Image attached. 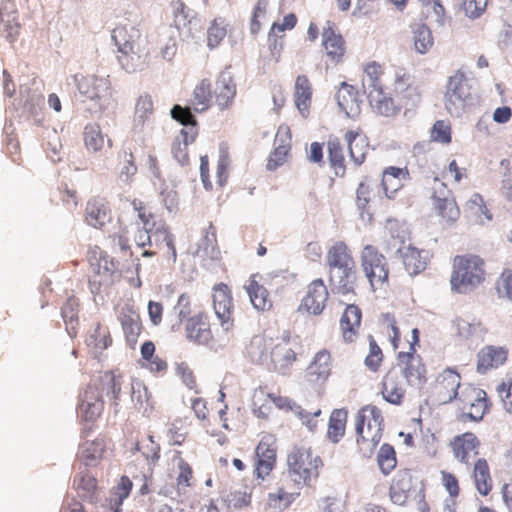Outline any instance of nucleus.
<instances>
[{"instance_id": "25", "label": "nucleus", "mask_w": 512, "mask_h": 512, "mask_svg": "<svg viewBox=\"0 0 512 512\" xmlns=\"http://www.w3.org/2000/svg\"><path fill=\"white\" fill-rule=\"evenodd\" d=\"M0 33L9 42L15 41L19 36L20 23L12 0H0Z\"/></svg>"}, {"instance_id": "23", "label": "nucleus", "mask_w": 512, "mask_h": 512, "mask_svg": "<svg viewBox=\"0 0 512 512\" xmlns=\"http://www.w3.org/2000/svg\"><path fill=\"white\" fill-rule=\"evenodd\" d=\"M117 56L121 67L128 73L142 71L149 65L150 49L148 45L133 46L132 49L119 50Z\"/></svg>"}, {"instance_id": "37", "label": "nucleus", "mask_w": 512, "mask_h": 512, "mask_svg": "<svg viewBox=\"0 0 512 512\" xmlns=\"http://www.w3.org/2000/svg\"><path fill=\"white\" fill-rule=\"evenodd\" d=\"M472 479L477 491L482 496H487L493 488V480L490 467L486 459L478 458L473 464Z\"/></svg>"}, {"instance_id": "46", "label": "nucleus", "mask_w": 512, "mask_h": 512, "mask_svg": "<svg viewBox=\"0 0 512 512\" xmlns=\"http://www.w3.org/2000/svg\"><path fill=\"white\" fill-rule=\"evenodd\" d=\"M84 143L88 151L98 152L104 148L105 135L102 133L99 124H88L84 128Z\"/></svg>"}, {"instance_id": "41", "label": "nucleus", "mask_w": 512, "mask_h": 512, "mask_svg": "<svg viewBox=\"0 0 512 512\" xmlns=\"http://www.w3.org/2000/svg\"><path fill=\"white\" fill-rule=\"evenodd\" d=\"M272 392L267 386H259L254 389L252 394V410L254 414L261 418H266L271 412Z\"/></svg>"}, {"instance_id": "21", "label": "nucleus", "mask_w": 512, "mask_h": 512, "mask_svg": "<svg viewBox=\"0 0 512 512\" xmlns=\"http://www.w3.org/2000/svg\"><path fill=\"white\" fill-rule=\"evenodd\" d=\"M417 477L412 469L402 468L391 480L389 497L394 504L404 505L415 489Z\"/></svg>"}, {"instance_id": "55", "label": "nucleus", "mask_w": 512, "mask_h": 512, "mask_svg": "<svg viewBox=\"0 0 512 512\" xmlns=\"http://www.w3.org/2000/svg\"><path fill=\"white\" fill-rule=\"evenodd\" d=\"M430 138L434 142L450 144L452 141V128L450 122L437 120L430 131Z\"/></svg>"}, {"instance_id": "38", "label": "nucleus", "mask_w": 512, "mask_h": 512, "mask_svg": "<svg viewBox=\"0 0 512 512\" xmlns=\"http://www.w3.org/2000/svg\"><path fill=\"white\" fill-rule=\"evenodd\" d=\"M106 440L98 437L93 441H86L80 448V458L86 466H96L104 456Z\"/></svg>"}, {"instance_id": "17", "label": "nucleus", "mask_w": 512, "mask_h": 512, "mask_svg": "<svg viewBox=\"0 0 512 512\" xmlns=\"http://www.w3.org/2000/svg\"><path fill=\"white\" fill-rule=\"evenodd\" d=\"M77 89L83 101H100L112 95L109 76L88 74L77 79Z\"/></svg>"}, {"instance_id": "52", "label": "nucleus", "mask_w": 512, "mask_h": 512, "mask_svg": "<svg viewBox=\"0 0 512 512\" xmlns=\"http://www.w3.org/2000/svg\"><path fill=\"white\" fill-rule=\"evenodd\" d=\"M93 332L87 338L88 345L93 346L95 349H106L112 343V338L108 328L101 325L99 322L93 323Z\"/></svg>"}, {"instance_id": "6", "label": "nucleus", "mask_w": 512, "mask_h": 512, "mask_svg": "<svg viewBox=\"0 0 512 512\" xmlns=\"http://www.w3.org/2000/svg\"><path fill=\"white\" fill-rule=\"evenodd\" d=\"M89 264L88 286L92 294L99 295L103 289L112 286L119 279V272L113 259L99 246L87 250Z\"/></svg>"}, {"instance_id": "14", "label": "nucleus", "mask_w": 512, "mask_h": 512, "mask_svg": "<svg viewBox=\"0 0 512 512\" xmlns=\"http://www.w3.org/2000/svg\"><path fill=\"white\" fill-rule=\"evenodd\" d=\"M432 190L431 198L437 215L445 224L456 222L460 217V209L452 191L437 177L434 178Z\"/></svg>"}, {"instance_id": "12", "label": "nucleus", "mask_w": 512, "mask_h": 512, "mask_svg": "<svg viewBox=\"0 0 512 512\" xmlns=\"http://www.w3.org/2000/svg\"><path fill=\"white\" fill-rule=\"evenodd\" d=\"M277 462V439L271 433H264L254 455V476L265 480L274 470Z\"/></svg>"}, {"instance_id": "18", "label": "nucleus", "mask_w": 512, "mask_h": 512, "mask_svg": "<svg viewBox=\"0 0 512 512\" xmlns=\"http://www.w3.org/2000/svg\"><path fill=\"white\" fill-rule=\"evenodd\" d=\"M328 297L329 292L323 279H315L307 286L306 296L298 306V312L301 315L307 316L320 315L326 305Z\"/></svg>"}, {"instance_id": "48", "label": "nucleus", "mask_w": 512, "mask_h": 512, "mask_svg": "<svg viewBox=\"0 0 512 512\" xmlns=\"http://www.w3.org/2000/svg\"><path fill=\"white\" fill-rule=\"evenodd\" d=\"M327 147L331 167L334 169L337 176H343L346 167L343 147L340 141L337 138L330 139L327 143Z\"/></svg>"}, {"instance_id": "47", "label": "nucleus", "mask_w": 512, "mask_h": 512, "mask_svg": "<svg viewBox=\"0 0 512 512\" xmlns=\"http://www.w3.org/2000/svg\"><path fill=\"white\" fill-rule=\"evenodd\" d=\"M97 379L104 395L112 399L117 405L122 386L121 377L114 375L112 372H105Z\"/></svg>"}, {"instance_id": "39", "label": "nucleus", "mask_w": 512, "mask_h": 512, "mask_svg": "<svg viewBox=\"0 0 512 512\" xmlns=\"http://www.w3.org/2000/svg\"><path fill=\"white\" fill-rule=\"evenodd\" d=\"M74 486L80 498L95 502L98 497L97 479L88 472H80L74 478Z\"/></svg>"}, {"instance_id": "3", "label": "nucleus", "mask_w": 512, "mask_h": 512, "mask_svg": "<svg viewBox=\"0 0 512 512\" xmlns=\"http://www.w3.org/2000/svg\"><path fill=\"white\" fill-rule=\"evenodd\" d=\"M486 280L485 260L477 254L456 255L452 261L451 290L465 294Z\"/></svg>"}, {"instance_id": "58", "label": "nucleus", "mask_w": 512, "mask_h": 512, "mask_svg": "<svg viewBox=\"0 0 512 512\" xmlns=\"http://www.w3.org/2000/svg\"><path fill=\"white\" fill-rule=\"evenodd\" d=\"M495 288L500 297L512 301V268H505L495 283Z\"/></svg>"}, {"instance_id": "16", "label": "nucleus", "mask_w": 512, "mask_h": 512, "mask_svg": "<svg viewBox=\"0 0 512 512\" xmlns=\"http://www.w3.org/2000/svg\"><path fill=\"white\" fill-rule=\"evenodd\" d=\"M471 85L466 74L461 69L450 76L446 89V107L449 112H455L463 109L468 100L471 99Z\"/></svg>"}, {"instance_id": "54", "label": "nucleus", "mask_w": 512, "mask_h": 512, "mask_svg": "<svg viewBox=\"0 0 512 512\" xmlns=\"http://www.w3.org/2000/svg\"><path fill=\"white\" fill-rule=\"evenodd\" d=\"M229 509H242L248 507L252 501V493L245 487L240 490H233L224 499Z\"/></svg>"}, {"instance_id": "29", "label": "nucleus", "mask_w": 512, "mask_h": 512, "mask_svg": "<svg viewBox=\"0 0 512 512\" xmlns=\"http://www.w3.org/2000/svg\"><path fill=\"white\" fill-rule=\"evenodd\" d=\"M345 140L348 144L351 159L355 164L361 165L370 151L367 136L360 128L351 129L346 132Z\"/></svg>"}, {"instance_id": "20", "label": "nucleus", "mask_w": 512, "mask_h": 512, "mask_svg": "<svg viewBox=\"0 0 512 512\" xmlns=\"http://www.w3.org/2000/svg\"><path fill=\"white\" fill-rule=\"evenodd\" d=\"M480 446V439L470 431L454 436L448 444L454 458L466 465L479 454Z\"/></svg>"}, {"instance_id": "33", "label": "nucleus", "mask_w": 512, "mask_h": 512, "mask_svg": "<svg viewBox=\"0 0 512 512\" xmlns=\"http://www.w3.org/2000/svg\"><path fill=\"white\" fill-rule=\"evenodd\" d=\"M398 252L409 275H417L426 268L427 256L424 255L426 253L424 250L409 244L400 247Z\"/></svg>"}, {"instance_id": "11", "label": "nucleus", "mask_w": 512, "mask_h": 512, "mask_svg": "<svg viewBox=\"0 0 512 512\" xmlns=\"http://www.w3.org/2000/svg\"><path fill=\"white\" fill-rule=\"evenodd\" d=\"M131 205L134 211L137 212V217L140 220L142 227L147 230H155V241L158 242V240L161 239L165 242L168 253L173 261H175L177 252L174 236L165 225L157 227L156 214L154 213L152 206L141 199H133Z\"/></svg>"}, {"instance_id": "57", "label": "nucleus", "mask_w": 512, "mask_h": 512, "mask_svg": "<svg viewBox=\"0 0 512 512\" xmlns=\"http://www.w3.org/2000/svg\"><path fill=\"white\" fill-rule=\"evenodd\" d=\"M56 204L59 202L69 211L75 209L78 205L79 197L75 189L69 188L66 185L59 188L57 194L53 199Z\"/></svg>"}, {"instance_id": "40", "label": "nucleus", "mask_w": 512, "mask_h": 512, "mask_svg": "<svg viewBox=\"0 0 512 512\" xmlns=\"http://www.w3.org/2000/svg\"><path fill=\"white\" fill-rule=\"evenodd\" d=\"M330 353L326 350L318 352L312 363L307 368L308 380L310 382H323L330 374Z\"/></svg>"}, {"instance_id": "9", "label": "nucleus", "mask_w": 512, "mask_h": 512, "mask_svg": "<svg viewBox=\"0 0 512 512\" xmlns=\"http://www.w3.org/2000/svg\"><path fill=\"white\" fill-rule=\"evenodd\" d=\"M361 268L375 291L388 286L389 263L383 253L373 245H365L360 254Z\"/></svg>"}, {"instance_id": "44", "label": "nucleus", "mask_w": 512, "mask_h": 512, "mask_svg": "<svg viewBox=\"0 0 512 512\" xmlns=\"http://www.w3.org/2000/svg\"><path fill=\"white\" fill-rule=\"evenodd\" d=\"M377 465L384 476H388L397 466V455L394 447L388 443L381 445L377 453Z\"/></svg>"}, {"instance_id": "32", "label": "nucleus", "mask_w": 512, "mask_h": 512, "mask_svg": "<svg viewBox=\"0 0 512 512\" xmlns=\"http://www.w3.org/2000/svg\"><path fill=\"white\" fill-rule=\"evenodd\" d=\"M508 356V350L504 347L486 346L477 355V370L485 373L492 368L503 365Z\"/></svg>"}, {"instance_id": "28", "label": "nucleus", "mask_w": 512, "mask_h": 512, "mask_svg": "<svg viewBox=\"0 0 512 512\" xmlns=\"http://www.w3.org/2000/svg\"><path fill=\"white\" fill-rule=\"evenodd\" d=\"M112 40L118 51L130 50L137 45H148L147 36L142 39L141 30L132 25H117L112 31Z\"/></svg>"}, {"instance_id": "53", "label": "nucleus", "mask_w": 512, "mask_h": 512, "mask_svg": "<svg viewBox=\"0 0 512 512\" xmlns=\"http://www.w3.org/2000/svg\"><path fill=\"white\" fill-rule=\"evenodd\" d=\"M384 362V354L373 336H369V353L365 357L364 364L368 370L377 373Z\"/></svg>"}, {"instance_id": "34", "label": "nucleus", "mask_w": 512, "mask_h": 512, "mask_svg": "<svg viewBox=\"0 0 512 512\" xmlns=\"http://www.w3.org/2000/svg\"><path fill=\"white\" fill-rule=\"evenodd\" d=\"M197 128L189 127L182 128L179 134L175 137L171 151L174 158L182 165L188 164V146L193 143L197 137Z\"/></svg>"}, {"instance_id": "7", "label": "nucleus", "mask_w": 512, "mask_h": 512, "mask_svg": "<svg viewBox=\"0 0 512 512\" xmlns=\"http://www.w3.org/2000/svg\"><path fill=\"white\" fill-rule=\"evenodd\" d=\"M409 340V351L399 352L396 356L399 373L405 378L406 383L417 389H421L428 381V370L423 358L417 354L416 346L419 344V330L413 328Z\"/></svg>"}, {"instance_id": "42", "label": "nucleus", "mask_w": 512, "mask_h": 512, "mask_svg": "<svg viewBox=\"0 0 512 512\" xmlns=\"http://www.w3.org/2000/svg\"><path fill=\"white\" fill-rule=\"evenodd\" d=\"M247 292L251 303L258 311H269L272 308L273 304L269 298V292L264 286L258 284L254 279L250 281V284L247 287Z\"/></svg>"}, {"instance_id": "19", "label": "nucleus", "mask_w": 512, "mask_h": 512, "mask_svg": "<svg viewBox=\"0 0 512 512\" xmlns=\"http://www.w3.org/2000/svg\"><path fill=\"white\" fill-rule=\"evenodd\" d=\"M212 92L214 102L221 111L232 107L237 94V84L228 68L217 75Z\"/></svg>"}, {"instance_id": "35", "label": "nucleus", "mask_w": 512, "mask_h": 512, "mask_svg": "<svg viewBox=\"0 0 512 512\" xmlns=\"http://www.w3.org/2000/svg\"><path fill=\"white\" fill-rule=\"evenodd\" d=\"M348 410L346 408L334 409L328 420L326 438L333 444L339 443L346 434Z\"/></svg>"}, {"instance_id": "10", "label": "nucleus", "mask_w": 512, "mask_h": 512, "mask_svg": "<svg viewBox=\"0 0 512 512\" xmlns=\"http://www.w3.org/2000/svg\"><path fill=\"white\" fill-rule=\"evenodd\" d=\"M267 346L270 348L269 354L261 353L259 358L267 359L269 357L270 361L273 363L276 369H286L296 361V353L293 349L290 337L277 339L275 343L272 341V339H270L269 343H267L265 338L255 337L251 341L250 352L255 354L256 349H260L261 347L266 348Z\"/></svg>"}, {"instance_id": "24", "label": "nucleus", "mask_w": 512, "mask_h": 512, "mask_svg": "<svg viewBox=\"0 0 512 512\" xmlns=\"http://www.w3.org/2000/svg\"><path fill=\"white\" fill-rule=\"evenodd\" d=\"M300 491L290 482H283L275 492L267 495L265 512H283L299 497Z\"/></svg>"}, {"instance_id": "56", "label": "nucleus", "mask_w": 512, "mask_h": 512, "mask_svg": "<svg viewBox=\"0 0 512 512\" xmlns=\"http://www.w3.org/2000/svg\"><path fill=\"white\" fill-rule=\"evenodd\" d=\"M175 308L178 311V316L181 320H201L203 317L201 312L193 315L194 310L192 307L191 297L186 293H183L179 296Z\"/></svg>"}, {"instance_id": "8", "label": "nucleus", "mask_w": 512, "mask_h": 512, "mask_svg": "<svg viewBox=\"0 0 512 512\" xmlns=\"http://www.w3.org/2000/svg\"><path fill=\"white\" fill-rule=\"evenodd\" d=\"M456 401L459 409L462 411L458 419L464 423L468 420L473 422L481 421L485 414L489 412L491 406L487 393L483 389L469 383L463 384Z\"/></svg>"}, {"instance_id": "22", "label": "nucleus", "mask_w": 512, "mask_h": 512, "mask_svg": "<svg viewBox=\"0 0 512 512\" xmlns=\"http://www.w3.org/2000/svg\"><path fill=\"white\" fill-rule=\"evenodd\" d=\"M380 392L383 399L390 404L401 405L403 403L406 389L398 370L390 368L384 374Z\"/></svg>"}, {"instance_id": "59", "label": "nucleus", "mask_w": 512, "mask_h": 512, "mask_svg": "<svg viewBox=\"0 0 512 512\" xmlns=\"http://www.w3.org/2000/svg\"><path fill=\"white\" fill-rule=\"evenodd\" d=\"M154 105L152 97L149 94L141 95L135 106V117L144 123L153 114Z\"/></svg>"}, {"instance_id": "36", "label": "nucleus", "mask_w": 512, "mask_h": 512, "mask_svg": "<svg viewBox=\"0 0 512 512\" xmlns=\"http://www.w3.org/2000/svg\"><path fill=\"white\" fill-rule=\"evenodd\" d=\"M213 100L212 83L204 78L194 87L189 104L194 111L204 112L211 107Z\"/></svg>"}, {"instance_id": "5", "label": "nucleus", "mask_w": 512, "mask_h": 512, "mask_svg": "<svg viewBox=\"0 0 512 512\" xmlns=\"http://www.w3.org/2000/svg\"><path fill=\"white\" fill-rule=\"evenodd\" d=\"M384 419L375 405H366L355 416L356 444L366 457L373 454L383 435Z\"/></svg>"}, {"instance_id": "43", "label": "nucleus", "mask_w": 512, "mask_h": 512, "mask_svg": "<svg viewBox=\"0 0 512 512\" xmlns=\"http://www.w3.org/2000/svg\"><path fill=\"white\" fill-rule=\"evenodd\" d=\"M364 79L363 82L368 83V92L372 90H382L384 86L382 76L384 75V67L376 61H370L363 67Z\"/></svg>"}, {"instance_id": "26", "label": "nucleus", "mask_w": 512, "mask_h": 512, "mask_svg": "<svg viewBox=\"0 0 512 512\" xmlns=\"http://www.w3.org/2000/svg\"><path fill=\"white\" fill-rule=\"evenodd\" d=\"M112 219L111 209L106 199L94 197L85 207V222L96 229H102Z\"/></svg>"}, {"instance_id": "62", "label": "nucleus", "mask_w": 512, "mask_h": 512, "mask_svg": "<svg viewBox=\"0 0 512 512\" xmlns=\"http://www.w3.org/2000/svg\"><path fill=\"white\" fill-rule=\"evenodd\" d=\"M290 151L289 144H281L278 145L270 154L267 169L270 171L276 170L278 167L282 166L288 157Z\"/></svg>"}, {"instance_id": "2", "label": "nucleus", "mask_w": 512, "mask_h": 512, "mask_svg": "<svg viewBox=\"0 0 512 512\" xmlns=\"http://www.w3.org/2000/svg\"><path fill=\"white\" fill-rule=\"evenodd\" d=\"M330 285L341 295L353 294L358 282V271L351 249L344 241H337L326 254Z\"/></svg>"}, {"instance_id": "51", "label": "nucleus", "mask_w": 512, "mask_h": 512, "mask_svg": "<svg viewBox=\"0 0 512 512\" xmlns=\"http://www.w3.org/2000/svg\"><path fill=\"white\" fill-rule=\"evenodd\" d=\"M186 331L188 338L198 344H207L212 339L209 322H189Z\"/></svg>"}, {"instance_id": "45", "label": "nucleus", "mask_w": 512, "mask_h": 512, "mask_svg": "<svg viewBox=\"0 0 512 512\" xmlns=\"http://www.w3.org/2000/svg\"><path fill=\"white\" fill-rule=\"evenodd\" d=\"M173 461L177 466L176 484L178 488L191 487L193 484V469L191 465L182 457L181 451H175Z\"/></svg>"}, {"instance_id": "61", "label": "nucleus", "mask_w": 512, "mask_h": 512, "mask_svg": "<svg viewBox=\"0 0 512 512\" xmlns=\"http://www.w3.org/2000/svg\"><path fill=\"white\" fill-rule=\"evenodd\" d=\"M269 8V0H257L250 20V31L257 34L261 29V20L265 17Z\"/></svg>"}, {"instance_id": "1", "label": "nucleus", "mask_w": 512, "mask_h": 512, "mask_svg": "<svg viewBox=\"0 0 512 512\" xmlns=\"http://www.w3.org/2000/svg\"><path fill=\"white\" fill-rule=\"evenodd\" d=\"M410 74L403 67H395L391 86L368 92L373 110L384 117H395L403 108H412L420 102L421 93L410 81Z\"/></svg>"}, {"instance_id": "50", "label": "nucleus", "mask_w": 512, "mask_h": 512, "mask_svg": "<svg viewBox=\"0 0 512 512\" xmlns=\"http://www.w3.org/2000/svg\"><path fill=\"white\" fill-rule=\"evenodd\" d=\"M228 24L224 18H215L207 29V45L214 49L220 45L227 35Z\"/></svg>"}, {"instance_id": "27", "label": "nucleus", "mask_w": 512, "mask_h": 512, "mask_svg": "<svg viewBox=\"0 0 512 512\" xmlns=\"http://www.w3.org/2000/svg\"><path fill=\"white\" fill-rule=\"evenodd\" d=\"M212 298L215 314L220 320H230L234 317L235 305L227 284H216L212 289Z\"/></svg>"}, {"instance_id": "13", "label": "nucleus", "mask_w": 512, "mask_h": 512, "mask_svg": "<svg viewBox=\"0 0 512 512\" xmlns=\"http://www.w3.org/2000/svg\"><path fill=\"white\" fill-rule=\"evenodd\" d=\"M321 46L326 63L336 67L344 63L347 43L335 23L328 21L321 32Z\"/></svg>"}, {"instance_id": "4", "label": "nucleus", "mask_w": 512, "mask_h": 512, "mask_svg": "<svg viewBox=\"0 0 512 512\" xmlns=\"http://www.w3.org/2000/svg\"><path fill=\"white\" fill-rule=\"evenodd\" d=\"M322 466L321 457L311 448L294 447L287 455L288 482L299 490L310 487L318 479Z\"/></svg>"}, {"instance_id": "31", "label": "nucleus", "mask_w": 512, "mask_h": 512, "mask_svg": "<svg viewBox=\"0 0 512 512\" xmlns=\"http://www.w3.org/2000/svg\"><path fill=\"white\" fill-rule=\"evenodd\" d=\"M410 178L409 170L395 166H389L384 169L382 174V187L385 195L393 199L395 194L403 188L406 181Z\"/></svg>"}, {"instance_id": "60", "label": "nucleus", "mask_w": 512, "mask_h": 512, "mask_svg": "<svg viewBox=\"0 0 512 512\" xmlns=\"http://www.w3.org/2000/svg\"><path fill=\"white\" fill-rule=\"evenodd\" d=\"M80 417L86 422H95L102 414L104 409V402L97 403H79Z\"/></svg>"}, {"instance_id": "30", "label": "nucleus", "mask_w": 512, "mask_h": 512, "mask_svg": "<svg viewBox=\"0 0 512 512\" xmlns=\"http://www.w3.org/2000/svg\"><path fill=\"white\" fill-rule=\"evenodd\" d=\"M312 83L306 75L296 77L294 85V103L300 114L307 118L312 105Z\"/></svg>"}, {"instance_id": "63", "label": "nucleus", "mask_w": 512, "mask_h": 512, "mask_svg": "<svg viewBox=\"0 0 512 512\" xmlns=\"http://www.w3.org/2000/svg\"><path fill=\"white\" fill-rule=\"evenodd\" d=\"M104 393L102 392L101 386L98 382V379H93L87 387L84 389L83 393L80 396V402L83 403H97L104 402L103 401Z\"/></svg>"}, {"instance_id": "15", "label": "nucleus", "mask_w": 512, "mask_h": 512, "mask_svg": "<svg viewBox=\"0 0 512 512\" xmlns=\"http://www.w3.org/2000/svg\"><path fill=\"white\" fill-rule=\"evenodd\" d=\"M461 384V375L452 368H446L440 372L431 386V397L440 404H448L456 400Z\"/></svg>"}, {"instance_id": "64", "label": "nucleus", "mask_w": 512, "mask_h": 512, "mask_svg": "<svg viewBox=\"0 0 512 512\" xmlns=\"http://www.w3.org/2000/svg\"><path fill=\"white\" fill-rule=\"evenodd\" d=\"M174 23L179 28L189 23V9L181 0H173L170 3Z\"/></svg>"}, {"instance_id": "49", "label": "nucleus", "mask_w": 512, "mask_h": 512, "mask_svg": "<svg viewBox=\"0 0 512 512\" xmlns=\"http://www.w3.org/2000/svg\"><path fill=\"white\" fill-rule=\"evenodd\" d=\"M466 211L480 223L492 220V214L487 208L483 197L474 193L466 203Z\"/></svg>"}]
</instances>
